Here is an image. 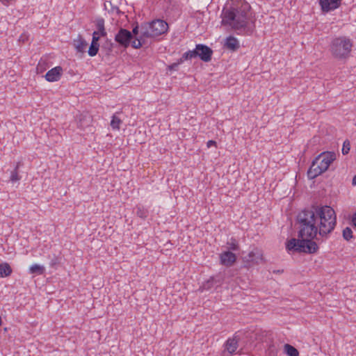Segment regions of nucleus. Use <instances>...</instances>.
<instances>
[{
    "label": "nucleus",
    "instance_id": "10",
    "mask_svg": "<svg viewBox=\"0 0 356 356\" xmlns=\"http://www.w3.org/2000/svg\"><path fill=\"white\" fill-rule=\"evenodd\" d=\"M220 264L231 267L236 261V255L229 250L224 251L219 256Z\"/></svg>",
    "mask_w": 356,
    "mask_h": 356
},
{
    "label": "nucleus",
    "instance_id": "34",
    "mask_svg": "<svg viewBox=\"0 0 356 356\" xmlns=\"http://www.w3.org/2000/svg\"><path fill=\"white\" fill-rule=\"evenodd\" d=\"M207 145L208 147H211V146H216V142L215 140H210L207 142Z\"/></svg>",
    "mask_w": 356,
    "mask_h": 356
},
{
    "label": "nucleus",
    "instance_id": "28",
    "mask_svg": "<svg viewBox=\"0 0 356 356\" xmlns=\"http://www.w3.org/2000/svg\"><path fill=\"white\" fill-rule=\"evenodd\" d=\"M122 123L121 120L115 115L112 117L111 126L113 129H120V125Z\"/></svg>",
    "mask_w": 356,
    "mask_h": 356
},
{
    "label": "nucleus",
    "instance_id": "6",
    "mask_svg": "<svg viewBox=\"0 0 356 356\" xmlns=\"http://www.w3.org/2000/svg\"><path fill=\"white\" fill-rule=\"evenodd\" d=\"M195 58H199L201 60L208 63L211 60L213 50L206 44H197L193 49Z\"/></svg>",
    "mask_w": 356,
    "mask_h": 356
},
{
    "label": "nucleus",
    "instance_id": "24",
    "mask_svg": "<svg viewBox=\"0 0 356 356\" xmlns=\"http://www.w3.org/2000/svg\"><path fill=\"white\" fill-rule=\"evenodd\" d=\"M99 49V44L96 42H91V44L89 47L88 54L90 56L93 57L96 56L98 53Z\"/></svg>",
    "mask_w": 356,
    "mask_h": 356
},
{
    "label": "nucleus",
    "instance_id": "7",
    "mask_svg": "<svg viewBox=\"0 0 356 356\" xmlns=\"http://www.w3.org/2000/svg\"><path fill=\"white\" fill-rule=\"evenodd\" d=\"M148 28L152 31L154 37L165 33L168 29V24L162 19H155L147 24Z\"/></svg>",
    "mask_w": 356,
    "mask_h": 356
},
{
    "label": "nucleus",
    "instance_id": "11",
    "mask_svg": "<svg viewBox=\"0 0 356 356\" xmlns=\"http://www.w3.org/2000/svg\"><path fill=\"white\" fill-rule=\"evenodd\" d=\"M77 120V127L81 130H85L86 129H89V131H92V127L90 124L92 122L91 116L88 114H80L76 116Z\"/></svg>",
    "mask_w": 356,
    "mask_h": 356
},
{
    "label": "nucleus",
    "instance_id": "9",
    "mask_svg": "<svg viewBox=\"0 0 356 356\" xmlns=\"http://www.w3.org/2000/svg\"><path fill=\"white\" fill-rule=\"evenodd\" d=\"M341 0H319V5L323 13H330L340 7Z\"/></svg>",
    "mask_w": 356,
    "mask_h": 356
},
{
    "label": "nucleus",
    "instance_id": "35",
    "mask_svg": "<svg viewBox=\"0 0 356 356\" xmlns=\"http://www.w3.org/2000/svg\"><path fill=\"white\" fill-rule=\"evenodd\" d=\"M352 224L354 226V227H356V212L353 216Z\"/></svg>",
    "mask_w": 356,
    "mask_h": 356
},
{
    "label": "nucleus",
    "instance_id": "27",
    "mask_svg": "<svg viewBox=\"0 0 356 356\" xmlns=\"http://www.w3.org/2000/svg\"><path fill=\"white\" fill-rule=\"evenodd\" d=\"M136 215L139 218L145 220L148 216V211L143 207H138L136 208Z\"/></svg>",
    "mask_w": 356,
    "mask_h": 356
},
{
    "label": "nucleus",
    "instance_id": "2",
    "mask_svg": "<svg viewBox=\"0 0 356 356\" xmlns=\"http://www.w3.org/2000/svg\"><path fill=\"white\" fill-rule=\"evenodd\" d=\"M222 24L230 26L237 34L250 35L255 30L256 19L247 2L222 11Z\"/></svg>",
    "mask_w": 356,
    "mask_h": 356
},
{
    "label": "nucleus",
    "instance_id": "37",
    "mask_svg": "<svg viewBox=\"0 0 356 356\" xmlns=\"http://www.w3.org/2000/svg\"><path fill=\"white\" fill-rule=\"evenodd\" d=\"M43 67H42V63L41 62H39L38 66H37V70L38 72H42L43 71Z\"/></svg>",
    "mask_w": 356,
    "mask_h": 356
},
{
    "label": "nucleus",
    "instance_id": "8",
    "mask_svg": "<svg viewBox=\"0 0 356 356\" xmlns=\"http://www.w3.org/2000/svg\"><path fill=\"white\" fill-rule=\"evenodd\" d=\"M263 252L258 248H254L248 255L243 258L244 263L249 266L254 264H259L263 261Z\"/></svg>",
    "mask_w": 356,
    "mask_h": 356
},
{
    "label": "nucleus",
    "instance_id": "4",
    "mask_svg": "<svg viewBox=\"0 0 356 356\" xmlns=\"http://www.w3.org/2000/svg\"><path fill=\"white\" fill-rule=\"evenodd\" d=\"M353 42L346 36L334 38L330 47L332 56L339 60H346L350 57L352 51Z\"/></svg>",
    "mask_w": 356,
    "mask_h": 356
},
{
    "label": "nucleus",
    "instance_id": "19",
    "mask_svg": "<svg viewBox=\"0 0 356 356\" xmlns=\"http://www.w3.org/2000/svg\"><path fill=\"white\" fill-rule=\"evenodd\" d=\"M114 46L115 44L111 41V40L106 38L104 42L102 44L101 48L102 51H105L106 55H110L113 51Z\"/></svg>",
    "mask_w": 356,
    "mask_h": 356
},
{
    "label": "nucleus",
    "instance_id": "12",
    "mask_svg": "<svg viewBox=\"0 0 356 356\" xmlns=\"http://www.w3.org/2000/svg\"><path fill=\"white\" fill-rule=\"evenodd\" d=\"M63 72V68L60 66H56L46 73L45 79L49 82L57 81L60 79Z\"/></svg>",
    "mask_w": 356,
    "mask_h": 356
},
{
    "label": "nucleus",
    "instance_id": "14",
    "mask_svg": "<svg viewBox=\"0 0 356 356\" xmlns=\"http://www.w3.org/2000/svg\"><path fill=\"white\" fill-rule=\"evenodd\" d=\"M224 47L232 51H236L240 47L239 42L234 36L229 35L225 39Z\"/></svg>",
    "mask_w": 356,
    "mask_h": 356
},
{
    "label": "nucleus",
    "instance_id": "32",
    "mask_svg": "<svg viewBox=\"0 0 356 356\" xmlns=\"http://www.w3.org/2000/svg\"><path fill=\"white\" fill-rule=\"evenodd\" d=\"M181 63H179V61L177 60V62L173 63L172 64L168 65L167 69L170 71H172V70L177 71L178 70L179 65H181Z\"/></svg>",
    "mask_w": 356,
    "mask_h": 356
},
{
    "label": "nucleus",
    "instance_id": "31",
    "mask_svg": "<svg viewBox=\"0 0 356 356\" xmlns=\"http://www.w3.org/2000/svg\"><path fill=\"white\" fill-rule=\"evenodd\" d=\"M213 281H214V277H210V279L208 280L207 281V282L204 284V288L207 290L211 289L213 286Z\"/></svg>",
    "mask_w": 356,
    "mask_h": 356
},
{
    "label": "nucleus",
    "instance_id": "3",
    "mask_svg": "<svg viewBox=\"0 0 356 356\" xmlns=\"http://www.w3.org/2000/svg\"><path fill=\"white\" fill-rule=\"evenodd\" d=\"M336 159V154L333 152H324L318 155L312 161L307 170V177L314 179L325 172L330 164Z\"/></svg>",
    "mask_w": 356,
    "mask_h": 356
},
{
    "label": "nucleus",
    "instance_id": "16",
    "mask_svg": "<svg viewBox=\"0 0 356 356\" xmlns=\"http://www.w3.org/2000/svg\"><path fill=\"white\" fill-rule=\"evenodd\" d=\"M95 26L97 30V31L98 32V34L101 37H106L107 35V32L106 31L105 26H104V23H105L104 19L101 17H99L95 19Z\"/></svg>",
    "mask_w": 356,
    "mask_h": 356
},
{
    "label": "nucleus",
    "instance_id": "39",
    "mask_svg": "<svg viewBox=\"0 0 356 356\" xmlns=\"http://www.w3.org/2000/svg\"><path fill=\"white\" fill-rule=\"evenodd\" d=\"M353 184L356 185V175L354 176L353 179Z\"/></svg>",
    "mask_w": 356,
    "mask_h": 356
},
{
    "label": "nucleus",
    "instance_id": "38",
    "mask_svg": "<svg viewBox=\"0 0 356 356\" xmlns=\"http://www.w3.org/2000/svg\"><path fill=\"white\" fill-rule=\"evenodd\" d=\"M19 41H22L23 42L25 41V38L24 37L23 35H22L20 37H19Z\"/></svg>",
    "mask_w": 356,
    "mask_h": 356
},
{
    "label": "nucleus",
    "instance_id": "22",
    "mask_svg": "<svg viewBox=\"0 0 356 356\" xmlns=\"http://www.w3.org/2000/svg\"><path fill=\"white\" fill-rule=\"evenodd\" d=\"M227 248L230 251H238L239 250V244L238 243V241L232 237L229 241L227 242Z\"/></svg>",
    "mask_w": 356,
    "mask_h": 356
},
{
    "label": "nucleus",
    "instance_id": "18",
    "mask_svg": "<svg viewBox=\"0 0 356 356\" xmlns=\"http://www.w3.org/2000/svg\"><path fill=\"white\" fill-rule=\"evenodd\" d=\"M12 273L13 269L8 263H0V277H9Z\"/></svg>",
    "mask_w": 356,
    "mask_h": 356
},
{
    "label": "nucleus",
    "instance_id": "25",
    "mask_svg": "<svg viewBox=\"0 0 356 356\" xmlns=\"http://www.w3.org/2000/svg\"><path fill=\"white\" fill-rule=\"evenodd\" d=\"M49 259H50L49 266L53 268H56L60 262V258L54 254L52 256L49 255Z\"/></svg>",
    "mask_w": 356,
    "mask_h": 356
},
{
    "label": "nucleus",
    "instance_id": "1",
    "mask_svg": "<svg viewBox=\"0 0 356 356\" xmlns=\"http://www.w3.org/2000/svg\"><path fill=\"white\" fill-rule=\"evenodd\" d=\"M299 238H292L286 243L289 251L314 254L318 246L314 239L327 238L337 225L334 209L329 206L312 205L301 211L296 217Z\"/></svg>",
    "mask_w": 356,
    "mask_h": 356
},
{
    "label": "nucleus",
    "instance_id": "15",
    "mask_svg": "<svg viewBox=\"0 0 356 356\" xmlns=\"http://www.w3.org/2000/svg\"><path fill=\"white\" fill-rule=\"evenodd\" d=\"M238 340L236 336H234L233 338H229L225 343V349L229 354H233L235 353L236 350L238 346Z\"/></svg>",
    "mask_w": 356,
    "mask_h": 356
},
{
    "label": "nucleus",
    "instance_id": "5",
    "mask_svg": "<svg viewBox=\"0 0 356 356\" xmlns=\"http://www.w3.org/2000/svg\"><path fill=\"white\" fill-rule=\"evenodd\" d=\"M133 35L129 30L120 28L115 35V41L119 46L126 49L132 43Z\"/></svg>",
    "mask_w": 356,
    "mask_h": 356
},
{
    "label": "nucleus",
    "instance_id": "29",
    "mask_svg": "<svg viewBox=\"0 0 356 356\" xmlns=\"http://www.w3.org/2000/svg\"><path fill=\"white\" fill-rule=\"evenodd\" d=\"M343 238L346 240V241H350L353 237V231L352 229L347 227H346L343 230Z\"/></svg>",
    "mask_w": 356,
    "mask_h": 356
},
{
    "label": "nucleus",
    "instance_id": "13",
    "mask_svg": "<svg viewBox=\"0 0 356 356\" xmlns=\"http://www.w3.org/2000/svg\"><path fill=\"white\" fill-rule=\"evenodd\" d=\"M152 31L148 28L147 24L145 25V30L141 31V35L140 38H137L132 41L131 46L134 49H139L143 46V38H153L154 35H152Z\"/></svg>",
    "mask_w": 356,
    "mask_h": 356
},
{
    "label": "nucleus",
    "instance_id": "17",
    "mask_svg": "<svg viewBox=\"0 0 356 356\" xmlns=\"http://www.w3.org/2000/svg\"><path fill=\"white\" fill-rule=\"evenodd\" d=\"M74 45L78 52L84 53L88 43L81 35H79L78 39L74 40Z\"/></svg>",
    "mask_w": 356,
    "mask_h": 356
},
{
    "label": "nucleus",
    "instance_id": "21",
    "mask_svg": "<svg viewBox=\"0 0 356 356\" xmlns=\"http://www.w3.org/2000/svg\"><path fill=\"white\" fill-rule=\"evenodd\" d=\"M44 272V267L39 264H33L29 268V273L31 274L42 275Z\"/></svg>",
    "mask_w": 356,
    "mask_h": 356
},
{
    "label": "nucleus",
    "instance_id": "33",
    "mask_svg": "<svg viewBox=\"0 0 356 356\" xmlns=\"http://www.w3.org/2000/svg\"><path fill=\"white\" fill-rule=\"evenodd\" d=\"M100 35L98 34L97 31H94L92 33V42L99 43V40L100 38Z\"/></svg>",
    "mask_w": 356,
    "mask_h": 356
},
{
    "label": "nucleus",
    "instance_id": "36",
    "mask_svg": "<svg viewBox=\"0 0 356 356\" xmlns=\"http://www.w3.org/2000/svg\"><path fill=\"white\" fill-rule=\"evenodd\" d=\"M131 33L132 35H137L138 33V26H136L133 28Z\"/></svg>",
    "mask_w": 356,
    "mask_h": 356
},
{
    "label": "nucleus",
    "instance_id": "20",
    "mask_svg": "<svg viewBox=\"0 0 356 356\" xmlns=\"http://www.w3.org/2000/svg\"><path fill=\"white\" fill-rule=\"evenodd\" d=\"M20 165V162L17 163L15 169L10 172V181H11L13 183H15L19 181L22 178L18 172V168H19Z\"/></svg>",
    "mask_w": 356,
    "mask_h": 356
},
{
    "label": "nucleus",
    "instance_id": "23",
    "mask_svg": "<svg viewBox=\"0 0 356 356\" xmlns=\"http://www.w3.org/2000/svg\"><path fill=\"white\" fill-rule=\"evenodd\" d=\"M284 352L289 356H298L299 355L298 350L295 347L289 343L284 345Z\"/></svg>",
    "mask_w": 356,
    "mask_h": 356
},
{
    "label": "nucleus",
    "instance_id": "30",
    "mask_svg": "<svg viewBox=\"0 0 356 356\" xmlns=\"http://www.w3.org/2000/svg\"><path fill=\"white\" fill-rule=\"evenodd\" d=\"M350 149V143L348 140H346L343 142V147H342V154L343 155L348 154Z\"/></svg>",
    "mask_w": 356,
    "mask_h": 356
},
{
    "label": "nucleus",
    "instance_id": "26",
    "mask_svg": "<svg viewBox=\"0 0 356 356\" xmlns=\"http://www.w3.org/2000/svg\"><path fill=\"white\" fill-rule=\"evenodd\" d=\"M192 58H195V52L193 50H189L183 54L182 56L178 60L179 63H182L184 60Z\"/></svg>",
    "mask_w": 356,
    "mask_h": 356
}]
</instances>
